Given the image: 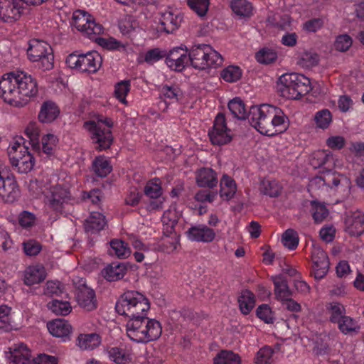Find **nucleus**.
Masks as SVG:
<instances>
[{"mask_svg": "<svg viewBox=\"0 0 364 364\" xmlns=\"http://www.w3.org/2000/svg\"><path fill=\"white\" fill-rule=\"evenodd\" d=\"M160 97L164 99V101L159 102V109L165 111L168 106L166 100H168L170 102H176L178 100V97L181 95V91L179 88L176 85H164L160 87Z\"/></svg>", "mask_w": 364, "mask_h": 364, "instance_id": "obj_31", "label": "nucleus"}, {"mask_svg": "<svg viewBox=\"0 0 364 364\" xmlns=\"http://www.w3.org/2000/svg\"><path fill=\"white\" fill-rule=\"evenodd\" d=\"M338 328L345 335L357 333L360 330L358 322L348 316H344L338 323Z\"/></svg>", "mask_w": 364, "mask_h": 364, "instance_id": "obj_39", "label": "nucleus"}, {"mask_svg": "<svg viewBox=\"0 0 364 364\" xmlns=\"http://www.w3.org/2000/svg\"><path fill=\"white\" fill-rule=\"evenodd\" d=\"M78 283L79 286L76 290V298L79 305L87 311L95 309L96 308L95 291L85 284L82 279H79Z\"/></svg>", "mask_w": 364, "mask_h": 364, "instance_id": "obj_17", "label": "nucleus"}, {"mask_svg": "<svg viewBox=\"0 0 364 364\" xmlns=\"http://www.w3.org/2000/svg\"><path fill=\"white\" fill-rule=\"evenodd\" d=\"M277 88L284 97L293 100L299 99L311 90L310 80L298 73L282 75L279 79Z\"/></svg>", "mask_w": 364, "mask_h": 364, "instance_id": "obj_4", "label": "nucleus"}, {"mask_svg": "<svg viewBox=\"0 0 364 364\" xmlns=\"http://www.w3.org/2000/svg\"><path fill=\"white\" fill-rule=\"evenodd\" d=\"M242 74V70L240 67L230 65L221 72L220 76L226 82H234L241 78Z\"/></svg>", "mask_w": 364, "mask_h": 364, "instance_id": "obj_49", "label": "nucleus"}, {"mask_svg": "<svg viewBox=\"0 0 364 364\" xmlns=\"http://www.w3.org/2000/svg\"><path fill=\"white\" fill-rule=\"evenodd\" d=\"M238 303L242 313L248 314L255 305V295L249 290H244L238 299Z\"/></svg>", "mask_w": 364, "mask_h": 364, "instance_id": "obj_38", "label": "nucleus"}, {"mask_svg": "<svg viewBox=\"0 0 364 364\" xmlns=\"http://www.w3.org/2000/svg\"><path fill=\"white\" fill-rule=\"evenodd\" d=\"M9 349V364H32L31 352L23 343L14 344Z\"/></svg>", "mask_w": 364, "mask_h": 364, "instance_id": "obj_20", "label": "nucleus"}, {"mask_svg": "<svg viewBox=\"0 0 364 364\" xmlns=\"http://www.w3.org/2000/svg\"><path fill=\"white\" fill-rule=\"evenodd\" d=\"M230 7L232 11L240 17L249 18L253 14V6L247 0H232Z\"/></svg>", "mask_w": 364, "mask_h": 364, "instance_id": "obj_36", "label": "nucleus"}, {"mask_svg": "<svg viewBox=\"0 0 364 364\" xmlns=\"http://www.w3.org/2000/svg\"><path fill=\"white\" fill-rule=\"evenodd\" d=\"M273 355V350L268 346L262 348L255 356L257 364H268L271 362Z\"/></svg>", "mask_w": 364, "mask_h": 364, "instance_id": "obj_64", "label": "nucleus"}, {"mask_svg": "<svg viewBox=\"0 0 364 364\" xmlns=\"http://www.w3.org/2000/svg\"><path fill=\"white\" fill-rule=\"evenodd\" d=\"M110 360L117 364H128L132 361V350L127 348L112 347L107 351Z\"/></svg>", "mask_w": 364, "mask_h": 364, "instance_id": "obj_29", "label": "nucleus"}, {"mask_svg": "<svg viewBox=\"0 0 364 364\" xmlns=\"http://www.w3.org/2000/svg\"><path fill=\"white\" fill-rule=\"evenodd\" d=\"M150 309L149 299L137 291H127L115 305L117 312L130 318L147 314Z\"/></svg>", "mask_w": 364, "mask_h": 364, "instance_id": "obj_3", "label": "nucleus"}, {"mask_svg": "<svg viewBox=\"0 0 364 364\" xmlns=\"http://www.w3.org/2000/svg\"><path fill=\"white\" fill-rule=\"evenodd\" d=\"M319 257H313V274L316 279H323L327 274L328 270V260L326 254L323 251L318 252Z\"/></svg>", "mask_w": 364, "mask_h": 364, "instance_id": "obj_32", "label": "nucleus"}, {"mask_svg": "<svg viewBox=\"0 0 364 364\" xmlns=\"http://www.w3.org/2000/svg\"><path fill=\"white\" fill-rule=\"evenodd\" d=\"M240 356L230 350H222L214 358V364H240Z\"/></svg>", "mask_w": 364, "mask_h": 364, "instance_id": "obj_45", "label": "nucleus"}, {"mask_svg": "<svg viewBox=\"0 0 364 364\" xmlns=\"http://www.w3.org/2000/svg\"><path fill=\"white\" fill-rule=\"evenodd\" d=\"M65 62L70 68L82 72L95 73L100 68L102 58L97 51H92L82 55L70 54Z\"/></svg>", "mask_w": 364, "mask_h": 364, "instance_id": "obj_12", "label": "nucleus"}, {"mask_svg": "<svg viewBox=\"0 0 364 364\" xmlns=\"http://www.w3.org/2000/svg\"><path fill=\"white\" fill-rule=\"evenodd\" d=\"M223 60L221 55L207 44L193 46L190 50V63L196 69L217 68Z\"/></svg>", "mask_w": 364, "mask_h": 364, "instance_id": "obj_8", "label": "nucleus"}, {"mask_svg": "<svg viewBox=\"0 0 364 364\" xmlns=\"http://www.w3.org/2000/svg\"><path fill=\"white\" fill-rule=\"evenodd\" d=\"M208 136L213 145L222 146L232 141L233 134L227 127L225 117L223 113L216 115L213 125L208 131Z\"/></svg>", "mask_w": 364, "mask_h": 364, "instance_id": "obj_13", "label": "nucleus"}, {"mask_svg": "<svg viewBox=\"0 0 364 364\" xmlns=\"http://www.w3.org/2000/svg\"><path fill=\"white\" fill-rule=\"evenodd\" d=\"M11 308L7 305L0 306V329L9 330L12 326Z\"/></svg>", "mask_w": 364, "mask_h": 364, "instance_id": "obj_52", "label": "nucleus"}, {"mask_svg": "<svg viewBox=\"0 0 364 364\" xmlns=\"http://www.w3.org/2000/svg\"><path fill=\"white\" fill-rule=\"evenodd\" d=\"M179 214L175 209H168L162 215L163 232L166 237H170L174 232L178 223Z\"/></svg>", "mask_w": 364, "mask_h": 364, "instance_id": "obj_33", "label": "nucleus"}, {"mask_svg": "<svg viewBox=\"0 0 364 364\" xmlns=\"http://www.w3.org/2000/svg\"><path fill=\"white\" fill-rule=\"evenodd\" d=\"M71 25L90 39L103 32L102 26L96 23L93 16L84 10H76L73 12Z\"/></svg>", "mask_w": 364, "mask_h": 364, "instance_id": "obj_11", "label": "nucleus"}, {"mask_svg": "<svg viewBox=\"0 0 364 364\" xmlns=\"http://www.w3.org/2000/svg\"><path fill=\"white\" fill-rule=\"evenodd\" d=\"M272 280L274 286V291L277 300L282 301L291 296L292 292L284 277L282 275L273 276L272 277Z\"/></svg>", "mask_w": 364, "mask_h": 364, "instance_id": "obj_30", "label": "nucleus"}, {"mask_svg": "<svg viewBox=\"0 0 364 364\" xmlns=\"http://www.w3.org/2000/svg\"><path fill=\"white\" fill-rule=\"evenodd\" d=\"M191 9L199 16H204L209 7V0H188Z\"/></svg>", "mask_w": 364, "mask_h": 364, "instance_id": "obj_59", "label": "nucleus"}, {"mask_svg": "<svg viewBox=\"0 0 364 364\" xmlns=\"http://www.w3.org/2000/svg\"><path fill=\"white\" fill-rule=\"evenodd\" d=\"M46 277V271L44 267L36 264L29 266L25 269L23 281L26 285L31 286L42 282Z\"/></svg>", "mask_w": 364, "mask_h": 364, "instance_id": "obj_25", "label": "nucleus"}, {"mask_svg": "<svg viewBox=\"0 0 364 364\" xmlns=\"http://www.w3.org/2000/svg\"><path fill=\"white\" fill-rule=\"evenodd\" d=\"M268 21L283 31H289L293 29L291 18L288 15L269 16Z\"/></svg>", "mask_w": 364, "mask_h": 364, "instance_id": "obj_48", "label": "nucleus"}, {"mask_svg": "<svg viewBox=\"0 0 364 364\" xmlns=\"http://www.w3.org/2000/svg\"><path fill=\"white\" fill-rule=\"evenodd\" d=\"M130 87L131 85L129 80L122 81L117 83L115 86V97L119 100V101L125 105H127L126 96L130 91Z\"/></svg>", "mask_w": 364, "mask_h": 364, "instance_id": "obj_54", "label": "nucleus"}, {"mask_svg": "<svg viewBox=\"0 0 364 364\" xmlns=\"http://www.w3.org/2000/svg\"><path fill=\"white\" fill-rule=\"evenodd\" d=\"M261 192L270 197L277 196L281 191V187L276 181L264 180L261 183Z\"/></svg>", "mask_w": 364, "mask_h": 364, "instance_id": "obj_51", "label": "nucleus"}, {"mask_svg": "<svg viewBox=\"0 0 364 364\" xmlns=\"http://www.w3.org/2000/svg\"><path fill=\"white\" fill-rule=\"evenodd\" d=\"M25 134L30 139L32 146L39 143L40 129L37 122H30L25 128Z\"/></svg>", "mask_w": 364, "mask_h": 364, "instance_id": "obj_53", "label": "nucleus"}, {"mask_svg": "<svg viewBox=\"0 0 364 364\" xmlns=\"http://www.w3.org/2000/svg\"><path fill=\"white\" fill-rule=\"evenodd\" d=\"M113 124L112 119L102 115L84 123V127L89 132L92 141L97 144V149L100 151L107 149L112 145L113 136L111 129Z\"/></svg>", "mask_w": 364, "mask_h": 364, "instance_id": "obj_5", "label": "nucleus"}, {"mask_svg": "<svg viewBox=\"0 0 364 364\" xmlns=\"http://www.w3.org/2000/svg\"><path fill=\"white\" fill-rule=\"evenodd\" d=\"M58 138L52 134H48L42 138V149L47 155H51L53 153L58 143Z\"/></svg>", "mask_w": 364, "mask_h": 364, "instance_id": "obj_58", "label": "nucleus"}, {"mask_svg": "<svg viewBox=\"0 0 364 364\" xmlns=\"http://www.w3.org/2000/svg\"><path fill=\"white\" fill-rule=\"evenodd\" d=\"M24 0H0V18L5 22L18 20L23 9Z\"/></svg>", "mask_w": 364, "mask_h": 364, "instance_id": "obj_15", "label": "nucleus"}, {"mask_svg": "<svg viewBox=\"0 0 364 364\" xmlns=\"http://www.w3.org/2000/svg\"><path fill=\"white\" fill-rule=\"evenodd\" d=\"M141 343H147L157 340L162 333V327L159 321L145 316Z\"/></svg>", "mask_w": 364, "mask_h": 364, "instance_id": "obj_21", "label": "nucleus"}, {"mask_svg": "<svg viewBox=\"0 0 364 364\" xmlns=\"http://www.w3.org/2000/svg\"><path fill=\"white\" fill-rule=\"evenodd\" d=\"M237 186L235 181L227 175L220 180V196L226 200L231 199L235 194Z\"/></svg>", "mask_w": 364, "mask_h": 364, "instance_id": "obj_37", "label": "nucleus"}, {"mask_svg": "<svg viewBox=\"0 0 364 364\" xmlns=\"http://www.w3.org/2000/svg\"><path fill=\"white\" fill-rule=\"evenodd\" d=\"M190 62V53L181 47L171 50L166 58V63L168 68L175 71H182Z\"/></svg>", "mask_w": 364, "mask_h": 364, "instance_id": "obj_16", "label": "nucleus"}, {"mask_svg": "<svg viewBox=\"0 0 364 364\" xmlns=\"http://www.w3.org/2000/svg\"><path fill=\"white\" fill-rule=\"evenodd\" d=\"M166 56V52L165 50L156 48L150 49L144 53V60L149 65H153Z\"/></svg>", "mask_w": 364, "mask_h": 364, "instance_id": "obj_57", "label": "nucleus"}, {"mask_svg": "<svg viewBox=\"0 0 364 364\" xmlns=\"http://www.w3.org/2000/svg\"><path fill=\"white\" fill-rule=\"evenodd\" d=\"M20 196V188L9 167L0 161V201L12 203Z\"/></svg>", "mask_w": 364, "mask_h": 364, "instance_id": "obj_10", "label": "nucleus"}, {"mask_svg": "<svg viewBox=\"0 0 364 364\" xmlns=\"http://www.w3.org/2000/svg\"><path fill=\"white\" fill-rule=\"evenodd\" d=\"M28 58L38 63L43 70H50L53 68L54 56L51 46L43 41L31 39L27 49Z\"/></svg>", "mask_w": 364, "mask_h": 364, "instance_id": "obj_9", "label": "nucleus"}, {"mask_svg": "<svg viewBox=\"0 0 364 364\" xmlns=\"http://www.w3.org/2000/svg\"><path fill=\"white\" fill-rule=\"evenodd\" d=\"M49 332L55 337L65 338L71 332L70 325L64 319H55L47 324Z\"/></svg>", "mask_w": 364, "mask_h": 364, "instance_id": "obj_34", "label": "nucleus"}, {"mask_svg": "<svg viewBox=\"0 0 364 364\" xmlns=\"http://www.w3.org/2000/svg\"><path fill=\"white\" fill-rule=\"evenodd\" d=\"M310 162L314 168L323 166L326 171H331L337 166L334 156L330 151L324 150L314 152L311 155Z\"/></svg>", "mask_w": 364, "mask_h": 364, "instance_id": "obj_23", "label": "nucleus"}, {"mask_svg": "<svg viewBox=\"0 0 364 364\" xmlns=\"http://www.w3.org/2000/svg\"><path fill=\"white\" fill-rule=\"evenodd\" d=\"M8 154L11 166L19 173H27L34 167L35 159L24 145L23 139L19 137L8 147Z\"/></svg>", "mask_w": 364, "mask_h": 364, "instance_id": "obj_7", "label": "nucleus"}, {"mask_svg": "<svg viewBox=\"0 0 364 364\" xmlns=\"http://www.w3.org/2000/svg\"><path fill=\"white\" fill-rule=\"evenodd\" d=\"M186 234L190 240L198 242H211L215 237L214 230L204 224L191 226Z\"/></svg>", "mask_w": 364, "mask_h": 364, "instance_id": "obj_18", "label": "nucleus"}, {"mask_svg": "<svg viewBox=\"0 0 364 364\" xmlns=\"http://www.w3.org/2000/svg\"><path fill=\"white\" fill-rule=\"evenodd\" d=\"M248 119L255 129L267 136L282 133L289 126L288 118L284 112L267 104L251 107Z\"/></svg>", "mask_w": 364, "mask_h": 364, "instance_id": "obj_2", "label": "nucleus"}, {"mask_svg": "<svg viewBox=\"0 0 364 364\" xmlns=\"http://www.w3.org/2000/svg\"><path fill=\"white\" fill-rule=\"evenodd\" d=\"M196 183L200 187L213 188L218 184L216 172L211 168H201L196 173Z\"/></svg>", "mask_w": 364, "mask_h": 364, "instance_id": "obj_26", "label": "nucleus"}, {"mask_svg": "<svg viewBox=\"0 0 364 364\" xmlns=\"http://www.w3.org/2000/svg\"><path fill=\"white\" fill-rule=\"evenodd\" d=\"M309 186L312 190L323 191L333 190L338 193L348 194L350 189L351 182L345 175L331 172V171H324L310 181Z\"/></svg>", "mask_w": 364, "mask_h": 364, "instance_id": "obj_6", "label": "nucleus"}, {"mask_svg": "<svg viewBox=\"0 0 364 364\" xmlns=\"http://www.w3.org/2000/svg\"><path fill=\"white\" fill-rule=\"evenodd\" d=\"M183 16L178 11L168 9L161 13L160 22L165 32L171 33L176 31L181 26Z\"/></svg>", "mask_w": 364, "mask_h": 364, "instance_id": "obj_19", "label": "nucleus"}, {"mask_svg": "<svg viewBox=\"0 0 364 364\" xmlns=\"http://www.w3.org/2000/svg\"><path fill=\"white\" fill-rule=\"evenodd\" d=\"M48 308L57 315L66 316L71 312L72 307L68 301L53 300L47 304Z\"/></svg>", "mask_w": 364, "mask_h": 364, "instance_id": "obj_47", "label": "nucleus"}, {"mask_svg": "<svg viewBox=\"0 0 364 364\" xmlns=\"http://www.w3.org/2000/svg\"><path fill=\"white\" fill-rule=\"evenodd\" d=\"M299 236L293 229L287 230L282 235V242L286 247L294 250L299 245Z\"/></svg>", "mask_w": 364, "mask_h": 364, "instance_id": "obj_50", "label": "nucleus"}, {"mask_svg": "<svg viewBox=\"0 0 364 364\" xmlns=\"http://www.w3.org/2000/svg\"><path fill=\"white\" fill-rule=\"evenodd\" d=\"M255 58L259 63L269 64L277 59V54L272 49L263 48L256 53Z\"/></svg>", "mask_w": 364, "mask_h": 364, "instance_id": "obj_56", "label": "nucleus"}, {"mask_svg": "<svg viewBox=\"0 0 364 364\" xmlns=\"http://www.w3.org/2000/svg\"><path fill=\"white\" fill-rule=\"evenodd\" d=\"M127 272V267L123 263H112L103 269L102 274L108 281H117L122 279Z\"/></svg>", "mask_w": 364, "mask_h": 364, "instance_id": "obj_35", "label": "nucleus"}, {"mask_svg": "<svg viewBox=\"0 0 364 364\" xmlns=\"http://www.w3.org/2000/svg\"><path fill=\"white\" fill-rule=\"evenodd\" d=\"M60 109L57 105L51 101L44 102L38 113V119L43 123H50L59 115Z\"/></svg>", "mask_w": 364, "mask_h": 364, "instance_id": "obj_28", "label": "nucleus"}, {"mask_svg": "<svg viewBox=\"0 0 364 364\" xmlns=\"http://www.w3.org/2000/svg\"><path fill=\"white\" fill-rule=\"evenodd\" d=\"M319 58L315 53L304 51L299 57V64L305 68H311L318 64Z\"/></svg>", "mask_w": 364, "mask_h": 364, "instance_id": "obj_61", "label": "nucleus"}, {"mask_svg": "<svg viewBox=\"0 0 364 364\" xmlns=\"http://www.w3.org/2000/svg\"><path fill=\"white\" fill-rule=\"evenodd\" d=\"M18 221L21 228L29 229L35 225L36 218L33 213L24 210L19 213Z\"/></svg>", "mask_w": 364, "mask_h": 364, "instance_id": "obj_60", "label": "nucleus"}, {"mask_svg": "<svg viewBox=\"0 0 364 364\" xmlns=\"http://www.w3.org/2000/svg\"><path fill=\"white\" fill-rule=\"evenodd\" d=\"M144 193L151 198H159L161 195V187L159 178H154L149 181L145 188Z\"/></svg>", "mask_w": 364, "mask_h": 364, "instance_id": "obj_55", "label": "nucleus"}, {"mask_svg": "<svg viewBox=\"0 0 364 364\" xmlns=\"http://www.w3.org/2000/svg\"><path fill=\"white\" fill-rule=\"evenodd\" d=\"M38 92L36 79L26 72H11L0 79V97L14 107H25Z\"/></svg>", "mask_w": 364, "mask_h": 364, "instance_id": "obj_1", "label": "nucleus"}, {"mask_svg": "<svg viewBox=\"0 0 364 364\" xmlns=\"http://www.w3.org/2000/svg\"><path fill=\"white\" fill-rule=\"evenodd\" d=\"M93 171L100 177L107 176L112 171L109 160L102 156L97 157L92 163Z\"/></svg>", "mask_w": 364, "mask_h": 364, "instance_id": "obj_43", "label": "nucleus"}, {"mask_svg": "<svg viewBox=\"0 0 364 364\" xmlns=\"http://www.w3.org/2000/svg\"><path fill=\"white\" fill-rule=\"evenodd\" d=\"M145 315L130 318L126 323L127 336L136 343H141Z\"/></svg>", "mask_w": 364, "mask_h": 364, "instance_id": "obj_24", "label": "nucleus"}, {"mask_svg": "<svg viewBox=\"0 0 364 364\" xmlns=\"http://www.w3.org/2000/svg\"><path fill=\"white\" fill-rule=\"evenodd\" d=\"M346 231L351 236L358 237L364 232V213L355 211L346 220Z\"/></svg>", "mask_w": 364, "mask_h": 364, "instance_id": "obj_22", "label": "nucleus"}, {"mask_svg": "<svg viewBox=\"0 0 364 364\" xmlns=\"http://www.w3.org/2000/svg\"><path fill=\"white\" fill-rule=\"evenodd\" d=\"M101 340L96 333L82 334L78 337V346L82 350H92L100 344Z\"/></svg>", "mask_w": 364, "mask_h": 364, "instance_id": "obj_40", "label": "nucleus"}, {"mask_svg": "<svg viewBox=\"0 0 364 364\" xmlns=\"http://www.w3.org/2000/svg\"><path fill=\"white\" fill-rule=\"evenodd\" d=\"M110 254L114 255L119 258H127L131 254L129 247L123 240L114 239L110 242Z\"/></svg>", "mask_w": 364, "mask_h": 364, "instance_id": "obj_42", "label": "nucleus"}, {"mask_svg": "<svg viewBox=\"0 0 364 364\" xmlns=\"http://www.w3.org/2000/svg\"><path fill=\"white\" fill-rule=\"evenodd\" d=\"M312 215L316 223H321L328 215V210L326 207L318 203H312Z\"/></svg>", "mask_w": 364, "mask_h": 364, "instance_id": "obj_63", "label": "nucleus"}, {"mask_svg": "<svg viewBox=\"0 0 364 364\" xmlns=\"http://www.w3.org/2000/svg\"><path fill=\"white\" fill-rule=\"evenodd\" d=\"M228 108L232 114L239 119H245L247 116L245 106L240 98H234L228 103Z\"/></svg>", "mask_w": 364, "mask_h": 364, "instance_id": "obj_46", "label": "nucleus"}, {"mask_svg": "<svg viewBox=\"0 0 364 364\" xmlns=\"http://www.w3.org/2000/svg\"><path fill=\"white\" fill-rule=\"evenodd\" d=\"M106 225L105 217L99 212H92L84 223L86 232L90 235L103 230Z\"/></svg>", "mask_w": 364, "mask_h": 364, "instance_id": "obj_27", "label": "nucleus"}, {"mask_svg": "<svg viewBox=\"0 0 364 364\" xmlns=\"http://www.w3.org/2000/svg\"><path fill=\"white\" fill-rule=\"evenodd\" d=\"M257 316L267 323H272L274 321V313L267 304H262L256 311Z\"/></svg>", "mask_w": 364, "mask_h": 364, "instance_id": "obj_62", "label": "nucleus"}, {"mask_svg": "<svg viewBox=\"0 0 364 364\" xmlns=\"http://www.w3.org/2000/svg\"><path fill=\"white\" fill-rule=\"evenodd\" d=\"M46 190V204L55 211H63L65 205L70 199V193L68 189L56 183L49 185Z\"/></svg>", "mask_w": 364, "mask_h": 364, "instance_id": "obj_14", "label": "nucleus"}, {"mask_svg": "<svg viewBox=\"0 0 364 364\" xmlns=\"http://www.w3.org/2000/svg\"><path fill=\"white\" fill-rule=\"evenodd\" d=\"M326 312L331 322L337 323L346 314L344 306L338 302H331L326 305Z\"/></svg>", "mask_w": 364, "mask_h": 364, "instance_id": "obj_41", "label": "nucleus"}, {"mask_svg": "<svg viewBox=\"0 0 364 364\" xmlns=\"http://www.w3.org/2000/svg\"><path fill=\"white\" fill-rule=\"evenodd\" d=\"M333 121L331 112L328 109H323L316 112L314 122L317 128L326 129Z\"/></svg>", "mask_w": 364, "mask_h": 364, "instance_id": "obj_44", "label": "nucleus"}]
</instances>
